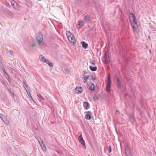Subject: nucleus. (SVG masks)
I'll return each instance as SVG.
<instances>
[{
	"instance_id": "nucleus-1",
	"label": "nucleus",
	"mask_w": 156,
	"mask_h": 156,
	"mask_svg": "<svg viewBox=\"0 0 156 156\" xmlns=\"http://www.w3.org/2000/svg\"><path fill=\"white\" fill-rule=\"evenodd\" d=\"M129 18L134 33L138 34L139 32V30L135 15L132 13H130L129 15Z\"/></svg>"
},
{
	"instance_id": "nucleus-2",
	"label": "nucleus",
	"mask_w": 156,
	"mask_h": 156,
	"mask_svg": "<svg viewBox=\"0 0 156 156\" xmlns=\"http://www.w3.org/2000/svg\"><path fill=\"white\" fill-rule=\"evenodd\" d=\"M43 37L41 32H39L37 36L36 40L39 45L43 43Z\"/></svg>"
},
{
	"instance_id": "nucleus-3",
	"label": "nucleus",
	"mask_w": 156,
	"mask_h": 156,
	"mask_svg": "<svg viewBox=\"0 0 156 156\" xmlns=\"http://www.w3.org/2000/svg\"><path fill=\"white\" fill-rule=\"evenodd\" d=\"M125 154L127 156H132L130 149L127 144H125Z\"/></svg>"
},
{
	"instance_id": "nucleus-4",
	"label": "nucleus",
	"mask_w": 156,
	"mask_h": 156,
	"mask_svg": "<svg viewBox=\"0 0 156 156\" xmlns=\"http://www.w3.org/2000/svg\"><path fill=\"white\" fill-rule=\"evenodd\" d=\"M11 3L13 8L15 9L18 10H19V7L17 3L14 0L11 1Z\"/></svg>"
},
{
	"instance_id": "nucleus-5",
	"label": "nucleus",
	"mask_w": 156,
	"mask_h": 156,
	"mask_svg": "<svg viewBox=\"0 0 156 156\" xmlns=\"http://www.w3.org/2000/svg\"><path fill=\"white\" fill-rule=\"evenodd\" d=\"M78 139L79 142L83 146L84 148H86V145L85 144V141L82 136L81 135H80Z\"/></svg>"
},
{
	"instance_id": "nucleus-6",
	"label": "nucleus",
	"mask_w": 156,
	"mask_h": 156,
	"mask_svg": "<svg viewBox=\"0 0 156 156\" xmlns=\"http://www.w3.org/2000/svg\"><path fill=\"white\" fill-rule=\"evenodd\" d=\"M83 89L82 87L77 86L75 89L74 92L76 93L80 94L83 92Z\"/></svg>"
},
{
	"instance_id": "nucleus-7",
	"label": "nucleus",
	"mask_w": 156,
	"mask_h": 156,
	"mask_svg": "<svg viewBox=\"0 0 156 156\" xmlns=\"http://www.w3.org/2000/svg\"><path fill=\"white\" fill-rule=\"evenodd\" d=\"M69 41L71 43H72L74 45L76 43V41H75V38L73 35L70 37L68 38Z\"/></svg>"
},
{
	"instance_id": "nucleus-8",
	"label": "nucleus",
	"mask_w": 156,
	"mask_h": 156,
	"mask_svg": "<svg viewBox=\"0 0 156 156\" xmlns=\"http://www.w3.org/2000/svg\"><path fill=\"white\" fill-rule=\"evenodd\" d=\"M87 88L90 90H94L95 86L92 83H90L89 84H88L87 86Z\"/></svg>"
},
{
	"instance_id": "nucleus-9",
	"label": "nucleus",
	"mask_w": 156,
	"mask_h": 156,
	"mask_svg": "<svg viewBox=\"0 0 156 156\" xmlns=\"http://www.w3.org/2000/svg\"><path fill=\"white\" fill-rule=\"evenodd\" d=\"M116 86L118 87H121L122 84L119 79L117 78L116 80Z\"/></svg>"
},
{
	"instance_id": "nucleus-10",
	"label": "nucleus",
	"mask_w": 156,
	"mask_h": 156,
	"mask_svg": "<svg viewBox=\"0 0 156 156\" xmlns=\"http://www.w3.org/2000/svg\"><path fill=\"white\" fill-rule=\"evenodd\" d=\"M44 62L48 64L50 67H53V63L52 62H50L49 61L48 59H45Z\"/></svg>"
},
{
	"instance_id": "nucleus-11",
	"label": "nucleus",
	"mask_w": 156,
	"mask_h": 156,
	"mask_svg": "<svg viewBox=\"0 0 156 156\" xmlns=\"http://www.w3.org/2000/svg\"><path fill=\"white\" fill-rule=\"evenodd\" d=\"M40 144L42 150L44 151H46L47 149L44 142H43V143Z\"/></svg>"
},
{
	"instance_id": "nucleus-12",
	"label": "nucleus",
	"mask_w": 156,
	"mask_h": 156,
	"mask_svg": "<svg viewBox=\"0 0 156 156\" xmlns=\"http://www.w3.org/2000/svg\"><path fill=\"white\" fill-rule=\"evenodd\" d=\"M90 18V17L89 15H87L85 16L83 18L84 22H88Z\"/></svg>"
},
{
	"instance_id": "nucleus-13",
	"label": "nucleus",
	"mask_w": 156,
	"mask_h": 156,
	"mask_svg": "<svg viewBox=\"0 0 156 156\" xmlns=\"http://www.w3.org/2000/svg\"><path fill=\"white\" fill-rule=\"evenodd\" d=\"M6 88L9 94L12 96L13 98H14L15 95L12 92L11 90H10V89L8 88L7 86H6Z\"/></svg>"
},
{
	"instance_id": "nucleus-14",
	"label": "nucleus",
	"mask_w": 156,
	"mask_h": 156,
	"mask_svg": "<svg viewBox=\"0 0 156 156\" xmlns=\"http://www.w3.org/2000/svg\"><path fill=\"white\" fill-rule=\"evenodd\" d=\"M82 46L85 49L86 48H87L88 45L87 43H86L84 42H82Z\"/></svg>"
},
{
	"instance_id": "nucleus-15",
	"label": "nucleus",
	"mask_w": 156,
	"mask_h": 156,
	"mask_svg": "<svg viewBox=\"0 0 156 156\" xmlns=\"http://www.w3.org/2000/svg\"><path fill=\"white\" fill-rule=\"evenodd\" d=\"M35 138L38 140L39 144L43 143V141L42 140L39 136H35Z\"/></svg>"
},
{
	"instance_id": "nucleus-16",
	"label": "nucleus",
	"mask_w": 156,
	"mask_h": 156,
	"mask_svg": "<svg viewBox=\"0 0 156 156\" xmlns=\"http://www.w3.org/2000/svg\"><path fill=\"white\" fill-rule=\"evenodd\" d=\"M40 59L41 61L44 62L46 58L44 56L42 55H41L40 56Z\"/></svg>"
},
{
	"instance_id": "nucleus-17",
	"label": "nucleus",
	"mask_w": 156,
	"mask_h": 156,
	"mask_svg": "<svg viewBox=\"0 0 156 156\" xmlns=\"http://www.w3.org/2000/svg\"><path fill=\"white\" fill-rule=\"evenodd\" d=\"M66 34V35L67 37V38H68L70 36V37L72 36L73 35L69 31H67Z\"/></svg>"
},
{
	"instance_id": "nucleus-18",
	"label": "nucleus",
	"mask_w": 156,
	"mask_h": 156,
	"mask_svg": "<svg viewBox=\"0 0 156 156\" xmlns=\"http://www.w3.org/2000/svg\"><path fill=\"white\" fill-rule=\"evenodd\" d=\"M90 68L91 70L92 71H96L97 69V67L96 66L93 67L92 66H90Z\"/></svg>"
},
{
	"instance_id": "nucleus-19",
	"label": "nucleus",
	"mask_w": 156,
	"mask_h": 156,
	"mask_svg": "<svg viewBox=\"0 0 156 156\" xmlns=\"http://www.w3.org/2000/svg\"><path fill=\"white\" fill-rule=\"evenodd\" d=\"M89 76H84V77H83L84 80H83V81L84 83H85L87 81V80L88 79Z\"/></svg>"
},
{
	"instance_id": "nucleus-20",
	"label": "nucleus",
	"mask_w": 156,
	"mask_h": 156,
	"mask_svg": "<svg viewBox=\"0 0 156 156\" xmlns=\"http://www.w3.org/2000/svg\"><path fill=\"white\" fill-rule=\"evenodd\" d=\"M84 107L86 109H87L89 106V104L88 102H84L83 104Z\"/></svg>"
},
{
	"instance_id": "nucleus-21",
	"label": "nucleus",
	"mask_w": 156,
	"mask_h": 156,
	"mask_svg": "<svg viewBox=\"0 0 156 156\" xmlns=\"http://www.w3.org/2000/svg\"><path fill=\"white\" fill-rule=\"evenodd\" d=\"M3 51L7 53H9V51L10 50H8L6 48V47L5 46L4 47H3Z\"/></svg>"
},
{
	"instance_id": "nucleus-22",
	"label": "nucleus",
	"mask_w": 156,
	"mask_h": 156,
	"mask_svg": "<svg viewBox=\"0 0 156 156\" xmlns=\"http://www.w3.org/2000/svg\"><path fill=\"white\" fill-rule=\"evenodd\" d=\"M84 23L83 22V21H80L79 22V23L77 24V26H80L79 27V28H80L82 27Z\"/></svg>"
},
{
	"instance_id": "nucleus-23",
	"label": "nucleus",
	"mask_w": 156,
	"mask_h": 156,
	"mask_svg": "<svg viewBox=\"0 0 156 156\" xmlns=\"http://www.w3.org/2000/svg\"><path fill=\"white\" fill-rule=\"evenodd\" d=\"M85 118L86 119L88 120L90 119L91 118L90 115L88 114H87L85 115Z\"/></svg>"
},
{
	"instance_id": "nucleus-24",
	"label": "nucleus",
	"mask_w": 156,
	"mask_h": 156,
	"mask_svg": "<svg viewBox=\"0 0 156 156\" xmlns=\"http://www.w3.org/2000/svg\"><path fill=\"white\" fill-rule=\"evenodd\" d=\"M37 95L39 98L43 100L44 99V97L42 96L40 94L37 93Z\"/></svg>"
},
{
	"instance_id": "nucleus-25",
	"label": "nucleus",
	"mask_w": 156,
	"mask_h": 156,
	"mask_svg": "<svg viewBox=\"0 0 156 156\" xmlns=\"http://www.w3.org/2000/svg\"><path fill=\"white\" fill-rule=\"evenodd\" d=\"M7 14L9 16H13V13L10 11H8L7 12Z\"/></svg>"
},
{
	"instance_id": "nucleus-26",
	"label": "nucleus",
	"mask_w": 156,
	"mask_h": 156,
	"mask_svg": "<svg viewBox=\"0 0 156 156\" xmlns=\"http://www.w3.org/2000/svg\"><path fill=\"white\" fill-rule=\"evenodd\" d=\"M110 86H107L106 87V90L108 92H110Z\"/></svg>"
},
{
	"instance_id": "nucleus-27",
	"label": "nucleus",
	"mask_w": 156,
	"mask_h": 156,
	"mask_svg": "<svg viewBox=\"0 0 156 156\" xmlns=\"http://www.w3.org/2000/svg\"><path fill=\"white\" fill-rule=\"evenodd\" d=\"M8 81L9 82V83L11 84H12L13 83H12V80H11V79L10 78H9L8 79Z\"/></svg>"
},
{
	"instance_id": "nucleus-28",
	"label": "nucleus",
	"mask_w": 156,
	"mask_h": 156,
	"mask_svg": "<svg viewBox=\"0 0 156 156\" xmlns=\"http://www.w3.org/2000/svg\"><path fill=\"white\" fill-rule=\"evenodd\" d=\"M26 91L27 94L28 95V96H29V97H31V94H30V92L28 90H27V89H26Z\"/></svg>"
},
{
	"instance_id": "nucleus-29",
	"label": "nucleus",
	"mask_w": 156,
	"mask_h": 156,
	"mask_svg": "<svg viewBox=\"0 0 156 156\" xmlns=\"http://www.w3.org/2000/svg\"><path fill=\"white\" fill-rule=\"evenodd\" d=\"M108 55L105 54V60L107 61L108 62Z\"/></svg>"
},
{
	"instance_id": "nucleus-30",
	"label": "nucleus",
	"mask_w": 156,
	"mask_h": 156,
	"mask_svg": "<svg viewBox=\"0 0 156 156\" xmlns=\"http://www.w3.org/2000/svg\"><path fill=\"white\" fill-rule=\"evenodd\" d=\"M130 121L132 123H133L134 121V118L132 117H131V116L130 117Z\"/></svg>"
},
{
	"instance_id": "nucleus-31",
	"label": "nucleus",
	"mask_w": 156,
	"mask_h": 156,
	"mask_svg": "<svg viewBox=\"0 0 156 156\" xmlns=\"http://www.w3.org/2000/svg\"><path fill=\"white\" fill-rule=\"evenodd\" d=\"M23 84L24 88H25V90H26V88H28V87L26 83L24 82H23Z\"/></svg>"
},
{
	"instance_id": "nucleus-32",
	"label": "nucleus",
	"mask_w": 156,
	"mask_h": 156,
	"mask_svg": "<svg viewBox=\"0 0 156 156\" xmlns=\"http://www.w3.org/2000/svg\"><path fill=\"white\" fill-rule=\"evenodd\" d=\"M9 53L12 56L13 55H14L13 52L11 51L10 50H9Z\"/></svg>"
},
{
	"instance_id": "nucleus-33",
	"label": "nucleus",
	"mask_w": 156,
	"mask_h": 156,
	"mask_svg": "<svg viewBox=\"0 0 156 156\" xmlns=\"http://www.w3.org/2000/svg\"><path fill=\"white\" fill-rule=\"evenodd\" d=\"M2 69L3 72V75H7V73L5 72V69Z\"/></svg>"
},
{
	"instance_id": "nucleus-34",
	"label": "nucleus",
	"mask_w": 156,
	"mask_h": 156,
	"mask_svg": "<svg viewBox=\"0 0 156 156\" xmlns=\"http://www.w3.org/2000/svg\"><path fill=\"white\" fill-rule=\"evenodd\" d=\"M108 151L109 153H110L112 151V148L111 146H109L108 148Z\"/></svg>"
},
{
	"instance_id": "nucleus-35",
	"label": "nucleus",
	"mask_w": 156,
	"mask_h": 156,
	"mask_svg": "<svg viewBox=\"0 0 156 156\" xmlns=\"http://www.w3.org/2000/svg\"><path fill=\"white\" fill-rule=\"evenodd\" d=\"M96 63V61L95 60H93L91 62L92 64L93 65H94Z\"/></svg>"
},
{
	"instance_id": "nucleus-36",
	"label": "nucleus",
	"mask_w": 156,
	"mask_h": 156,
	"mask_svg": "<svg viewBox=\"0 0 156 156\" xmlns=\"http://www.w3.org/2000/svg\"><path fill=\"white\" fill-rule=\"evenodd\" d=\"M111 85V81L109 80L108 81V84L107 86H110Z\"/></svg>"
},
{
	"instance_id": "nucleus-37",
	"label": "nucleus",
	"mask_w": 156,
	"mask_h": 156,
	"mask_svg": "<svg viewBox=\"0 0 156 156\" xmlns=\"http://www.w3.org/2000/svg\"><path fill=\"white\" fill-rule=\"evenodd\" d=\"M65 72L66 73H69L70 72V70L69 69H65Z\"/></svg>"
},
{
	"instance_id": "nucleus-38",
	"label": "nucleus",
	"mask_w": 156,
	"mask_h": 156,
	"mask_svg": "<svg viewBox=\"0 0 156 156\" xmlns=\"http://www.w3.org/2000/svg\"><path fill=\"white\" fill-rule=\"evenodd\" d=\"M5 76V77L7 78V79L8 80V79L10 77H9V76L7 75H7H4Z\"/></svg>"
},
{
	"instance_id": "nucleus-39",
	"label": "nucleus",
	"mask_w": 156,
	"mask_h": 156,
	"mask_svg": "<svg viewBox=\"0 0 156 156\" xmlns=\"http://www.w3.org/2000/svg\"><path fill=\"white\" fill-rule=\"evenodd\" d=\"M108 81L111 80L110 76V75H108Z\"/></svg>"
},
{
	"instance_id": "nucleus-40",
	"label": "nucleus",
	"mask_w": 156,
	"mask_h": 156,
	"mask_svg": "<svg viewBox=\"0 0 156 156\" xmlns=\"http://www.w3.org/2000/svg\"><path fill=\"white\" fill-rule=\"evenodd\" d=\"M31 46L32 47H35L36 45L35 44L33 43L32 44Z\"/></svg>"
},
{
	"instance_id": "nucleus-41",
	"label": "nucleus",
	"mask_w": 156,
	"mask_h": 156,
	"mask_svg": "<svg viewBox=\"0 0 156 156\" xmlns=\"http://www.w3.org/2000/svg\"><path fill=\"white\" fill-rule=\"evenodd\" d=\"M30 98H31V99L33 101H34V100L33 98H32V96H31V97H30Z\"/></svg>"
},
{
	"instance_id": "nucleus-42",
	"label": "nucleus",
	"mask_w": 156,
	"mask_h": 156,
	"mask_svg": "<svg viewBox=\"0 0 156 156\" xmlns=\"http://www.w3.org/2000/svg\"><path fill=\"white\" fill-rule=\"evenodd\" d=\"M148 38L150 40H151V38H150V36H148Z\"/></svg>"
},
{
	"instance_id": "nucleus-43",
	"label": "nucleus",
	"mask_w": 156,
	"mask_h": 156,
	"mask_svg": "<svg viewBox=\"0 0 156 156\" xmlns=\"http://www.w3.org/2000/svg\"><path fill=\"white\" fill-rule=\"evenodd\" d=\"M2 115L1 113H0V118H2Z\"/></svg>"
},
{
	"instance_id": "nucleus-44",
	"label": "nucleus",
	"mask_w": 156,
	"mask_h": 156,
	"mask_svg": "<svg viewBox=\"0 0 156 156\" xmlns=\"http://www.w3.org/2000/svg\"><path fill=\"white\" fill-rule=\"evenodd\" d=\"M94 99H96V98H97V96H94Z\"/></svg>"
},
{
	"instance_id": "nucleus-45",
	"label": "nucleus",
	"mask_w": 156,
	"mask_h": 156,
	"mask_svg": "<svg viewBox=\"0 0 156 156\" xmlns=\"http://www.w3.org/2000/svg\"><path fill=\"white\" fill-rule=\"evenodd\" d=\"M118 111H119V110H116V112H118Z\"/></svg>"
},
{
	"instance_id": "nucleus-46",
	"label": "nucleus",
	"mask_w": 156,
	"mask_h": 156,
	"mask_svg": "<svg viewBox=\"0 0 156 156\" xmlns=\"http://www.w3.org/2000/svg\"><path fill=\"white\" fill-rule=\"evenodd\" d=\"M95 80V78H92V80Z\"/></svg>"
},
{
	"instance_id": "nucleus-47",
	"label": "nucleus",
	"mask_w": 156,
	"mask_h": 156,
	"mask_svg": "<svg viewBox=\"0 0 156 156\" xmlns=\"http://www.w3.org/2000/svg\"><path fill=\"white\" fill-rule=\"evenodd\" d=\"M38 1H41V0H38Z\"/></svg>"
}]
</instances>
